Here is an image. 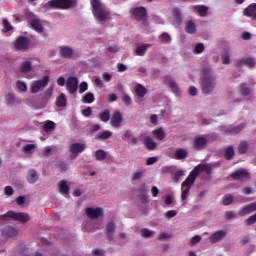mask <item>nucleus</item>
<instances>
[{"label": "nucleus", "mask_w": 256, "mask_h": 256, "mask_svg": "<svg viewBox=\"0 0 256 256\" xmlns=\"http://www.w3.org/2000/svg\"><path fill=\"white\" fill-rule=\"evenodd\" d=\"M75 52L73 51V48L69 46H60L59 47V54L63 59H71L73 57V54Z\"/></svg>", "instance_id": "412c9836"}, {"label": "nucleus", "mask_w": 256, "mask_h": 256, "mask_svg": "<svg viewBox=\"0 0 256 256\" xmlns=\"http://www.w3.org/2000/svg\"><path fill=\"white\" fill-rule=\"evenodd\" d=\"M144 146L148 151H155V149H157V144L150 136L144 138Z\"/></svg>", "instance_id": "a878e982"}, {"label": "nucleus", "mask_w": 256, "mask_h": 256, "mask_svg": "<svg viewBox=\"0 0 256 256\" xmlns=\"http://www.w3.org/2000/svg\"><path fill=\"white\" fill-rule=\"evenodd\" d=\"M2 237H5L6 239L9 237H15L17 235V229H15L13 226H6L1 230Z\"/></svg>", "instance_id": "5701e85b"}, {"label": "nucleus", "mask_w": 256, "mask_h": 256, "mask_svg": "<svg viewBox=\"0 0 256 256\" xmlns=\"http://www.w3.org/2000/svg\"><path fill=\"white\" fill-rule=\"evenodd\" d=\"M197 177V172L195 170L191 171L184 182H182L181 187H187L191 189V185H194L195 181H197Z\"/></svg>", "instance_id": "dca6fc26"}, {"label": "nucleus", "mask_w": 256, "mask_h": 256, "mask_svg": "<svg viewBox=\"0 0 256 256\" xmlns=\"http://www.w3.org/2000/svg\"><path fill=\"white\" fill-rule=\"evenodd\" d=\"M151 235H153V232L151 230H149L148 228H142L141 229V236L144 238H148L151 237Z\"/></svg>", "instance_id": "4d7b16f0"}, {"label": "nucleus", "mask_w": 256, "mask_h": 256, "mask_svg": "<svg viewBox=\"0 0 256 256\" xmlns=\"http://www.w3.org/2000/svg\"><path fill=\"white\" fill-rule=\"evenodd\" d=\"M194 171L199 175V171L205 173L206 175H211L213 173V166L211 164H199L194 168Z\"/></svg>", "instance_id": "aec40b11"}, {"label": "nucleus", "mask_w": 256, "mask_h": 256, "mask_svg": "<svg viewBox=\"0 0 256 256\" xmlns=\"http://www.w3.org/2000/svg\"><path fill=\"white\" fill-rule=\"evenodd\" d=\"M123 123V114L119 112V110L114 111L112 117L110 119V125L115 128L121 127Z\"/></svg>", "instance_id": "2eb2a0df"}, {"label": "nucleus", "mask_w": 256, "mask_h": 256, "mask_svg": "<svg viewBox=\"0 0 256 256\" xmlns=\"http://www.w3.org/2000/svg\"><path fill=\"white\" fill-rule=\"evenodd\" d=\"M248 150H249V142L248 141L240 142L238 146V153L240 155H245V153H247Z\"/></svg>", "instance_id": "58836bf2"}, {"label": "nucleus", "mask_w": 256, "mask_h": 256, "mask_svg": "<svg viewBox=\"0 0 256 256\" xmlns=\"http://www.w3.org/2000/svg\"><path fill=\"white\" fill-rule=\"evenodd\" d=\"M203 51H205V44L203 43H198L196 44L194 50H193V53L195 55H200V53H203Z\"/></svg>", "instance_id": "09e8293b"}, {"label": "nucleus", "mask_w": 256, "mask_h": 256, "mask_svg": "<svg viewBox=\"0 0 256 256\" xmlns=\"http://www.w3.org/2000/svg\"><path fill=\"white\" fill-rule=\"evenodd\" d=\"M7 217L14 221H20V223H27V221L31 219L29 214L25 212L8 211L6 214L0 215V219H2V221H7Z\"/></svg>", "instance_id": "20e7f679"}, {"label": "nucleus", "mask_w": 256, "mask_h": 256, "mask_svg": "<svg viewBox=\"0 0 256 256\" xmlns=\"http://www.w3.org/2000/svg\"><path fill=\"white\" fill-rule=\"evenodd\" d=\"M240 93L243 95V97H247V95H250L251 93V88L247 87V84L242 83L240 85Z\"/></svg>", "instance_id": "a18cd8bd"}, {"label": "nucleus", "mask_w": 256, "mask_h": 256, "mask_svg": "<svg viewBox=\"0 0 256 256\" xmlns=\"http://www.w3.org/2000/svg\"><path fill=\"white\" fill-rule=\"evenodd\" d=\"M90 4L93 8L92 13L95 19H98V21H107V19H109L110 13L105 10L101 0H90Z\"/></svg>", "instance_id": "f03ea898"}, {"label": "nucleus", "mask_w": 256, "mask_h": 256, "mask_svg": "<svg viewBox=\"0 0 256 256\" xmlns=\"http://www.w3.org/2000/svg\"><path fill=\"white\" fill-rule=\"evenodd\" d=\"M58 168L62 173H65V171H67V163H65L64 161L58 162Z\"/></svg>", "instance_id": "0e129e2a"}, {"label": "nucleus", "mask_w": 256, "mask_h": 256, "mask_svg": "<svg viewBox=\"0 0 256 256\" xmlns=\"http://www.w3.org/2000/svg\"><path fill=\"white\" fill-rule=\"evenodd\" d=\"M6 102L8 105H13L15 103V95L9 93L6 95Z\"/></svg>", "instance_id": "bf43d9fd"}, {"label": "nucleus", "mask_w": 256, "mask_h": 256, "mask_svg": "<svg viewBox=\"0 0 256 256\" xmlns=\"http://www.w3.org/2000/svg\"><path fill=\"white\" fill-rule=\"evenodd\" d=\"M66 89L70 95H75L79 89V79L75 76H70L66 80Z\"/></svg>", "instance_id": "6e6552de"}, {"label": "nucleus", "mask_w": 256, "mask_h": 256, "mask_svg": "<svg viewBox=\"0 0 256 256\" xmlns=\"http://www.w3.org/2000/svg\"><path fill=\"white\" fill-rule=\"evenodd\" d=\"M122 101H123V103H125L127 105V107H129V105H131L132 100H131V97L129 95L124 94L122 96Z\"/></svg>", "instance_id": "680f3d73"}, {"label": "nucleus", "mask_w": 256, "mask_h": 256, "mask_svg": "<svg viewBox=\"0 0 256 256\" xmlns=\"http://www.w3.org/2000/svg\"><path fill=\"white\" fill-rule=\"evenodd\" d=\"M59 191L64 197H67L69 195V186L67 184V180H61L58 183Z\"/></svg>", "instance_id": "cd10ccee"}, {"label": "nucleus", "mask_w": 256, "mask_h": 256, "mask_svg": "<svg viewBox=\"0 0 256 256\" xmlns=\"http://www.w3.org/2000/svg\"><path fill=\"white\" fill-rule=\"evenodd\" d=\"M159 39L162 43H171V35L169 33H163L159 36Z\"/></svg>", "instance_id": "3c124183"}, {"label": "nucleus", "mask_w": 256, "mask_h": 256, "mask_svg": "<svg viewBox=\"0 0 256 256\" xmlns=\"http://www.w3.org/2000/svg\"><path fill=\"white\" fill-rule=\"evenodd\" d=\"M33 70V63L31 61H24L18 68V73H23L27 75V73H31Z\"/></svg>", "instance_id": "4be33fe9"}, {"label": "nucleus", "mask_w": 256, "mask_h": 256, "mask_svg": "<svg viewBox=\"0 0 256 256\" xmlns=\"http://www.w3.org/2000/svg\"><path fill=\"white\" fill-rule=\"evenodd\" d=\"M152 134H153V137L157 139V141H163V139L167 137V134L165 133V131H163L162 127L153 130Z\"/></svg>", "instance_id": "7c9ffc66"}, {"label": "nucleus", "mask_w": 256, "mask_h": 256, "mask_svg": "<svg viewBox=\"0 0 256 256\" xmlns=\"http://www.w3.org/2000/svg\"><path fill=\"white\" fill-rule=\"evenodd\" d=\"M135 93L139 99H143V97L147 95V88H145V86L142 84H137L135 87Z\"/></svg>", "instance_id": "2f4dec72"}, {"label": "nucleus", "mask_w": 256, "mask_h": 256, "mask_svg": "<svg viewBox=\"0 0 256 256\" xmlns=\"http://www.w3.org/2000/svg\"><path fill=\"white\" fill-rule=\"evenodd\" d=\"M87 89H89V84H87V82H82L79 85V93L83 94L84 91H87Z\"/></svg>", "instance_id": "052dcab7"}, {"label": "nucleus", "mask_w": 256, "mask_h": 256, "mask_svg": "<svg viewBox=\"0 0 256 256\" xmlns=\"http://www.w3.org/2000/svg\"><path fill=\"white\" fill-rule=\"evenodd\" d=\"M200 86L203 95H211L215 91L217 78L213 75V70L210 67L202 70Z\"/></svg>", "instance_id": "f257e3e1"}, {"label": "nucleus", "mask_w": 256, "mask_h": 256, "mask_svg": "<svg viewBox=\"0 0 256 256\" xmlns=\"http://www.w3.org/2000/svg\"><path fill=\"white\" fill-rule=\"evenodd\" d=\"M29 45H31V40L27 36H19L14 41L15 51H20L21 53H27L29 51Z\"/></svg>", "instance_id": "39448f33"}, {"label": "nucleus", "mask_w": 256, "mask_h": 256, "mask_svg": "<svg viewBox=\"0 0 256 256\" xmlns=\"http://www.w3.org/2000/svg\"><path fill=\"white\" fill-rule=\"evenodd\" d=\"M85 214L88 217V219H99V217H103V208L88 207L85 209Z\"/></svg>", "instance_id": "f8f14e48"}, {"label": "nucleus", "mask_w": 256, "mask_h": 256, "mask_svg": "<svg viewBox=\"0 0 256 256\" xmlns=\"http://www.w3.org/2000/svg\"><path fill=\"white\" fill-rule=\"evenodd\" d=\"M113 135V132L111 131H104L102 133H98L95 136V139H97L98 141H105L107 139H110V137Z\"/></svg>", "instance_id": "c9c22d12"}, {"label": "nucleus", "mask_w": 256, "mask_h": 256, "mask_svg": "<svg viewBox=\"0 0 256 256\" xmlns=\"http://www.w3.org/2000/svg\"><path fill=\"white\" fill-rule=\"evenodd\" d=\"M183 175H185V171H183V170H177V171L174 173L173 182H174V183H179V182L181 181V178L183 177Z\"/></svg>", "instance_id": "de8ad7c7"}, {"label": "nucleus", "mask_w": 256, "mask_h": 256, "mask_svg": "<svg viewBox=\"0 0 256 256\" xmlns=\"http://www.w3.org/2000/svg\"><path fill=\"white\" fill-rule=\"evenodd\" d=\"M207 147V140L203 136H196L192 143L194 151H203Z\"/></svg>", "instance_id": "ddd939ff"}, {"label": "nucleus", "mask_w": 256, "mask_h": 256, "mask_svg": "<svg viewBox=\"0 0 256 256\" xmlns=\"http://www.w3.org/2000/svg\"><path fill=\"white\" fill-rule=\"evenodd\" d=\"M234 201L233 194H226L222 198V203L225 207L231 205Z\"/></svg>", "instance_id": "c03bdc74"}, {"label": "nucleus", "mask_w": 256, "mask_h": 256, "mask_svg": "<svg viewBox=\"0 0 256 256\" xmlns=\"http://www.w3.org/2000/svg\"><path fill=\"white\" fill-rule=\"evenodd\" d=\"M244 17H249L252 21H256V3L250 4L243 10Z\"/></svg>", "instance_id": "a211bd4d"}, {"label": "nucleus", "mask_w": 256, "mask_h": 256, "mask_svg": "<svg viewBox=\"0 0 256 256\" xmlns=\"http://www.w3.org/2000/svg\"><path fill=\"white\" fill-rule=\"evenodd\" d=\"M146 172L147 170L145 168L136 170L134 173H132V181H139V179H141Z\"/></svg>", "instance_id": "ea45409f"}, {"label": "nucleus", "mask_w": 256, "mask_h": 256, "mask_svg": "<svg viewBox=\"0 0 256 256\" xmlns=\"http://www.w3.org/2000/svg\"><path fill=\"white\" fill-rule=\"evenodd\" d=\"M164 85H168L169 89L174 93V95H181V90L179 89V85L175 80H173V77L167 75L163 79Z\"/></svg>", "instance_id": "9b49d317"}, {"label": "nucleus", "mask_w": 256, "mask_h": 256, "mask_svg": "<svg viewBox=\"0 0 256 256\" xmlns=\"http://www.w3.org/2000/svg\"><path fill=\"white\" fill-rule=\"evenodd\" d=\"M56 105L58 107H67V97H65V94L61 93L56 98Z\"/></svg>", "instance_id": "e433bc0d"}, {"label": "nucleus", "mask_w": 256, "mask_h": 256, "mask_svg": "<svg viewBox=\"0 0 256 256\" xmlns=\"http://www.w3.org/2000/svg\"><path fill=\"white\" fill-rule=\"evenodd\" d=\"M16 87L19 89V91H23V93L27 91V84L23 81H20V80L17 81Z\"/></svg>", "instance_id": "864d4df0"}, {"label": "nucleus", "mask_w": 256, "mask_h": 256, "mask_svg": "<svg viewBox=\"0 0 256 256\" xmlns=\"http://www.w3.org/2000/svg\"><path fill=\"white\" fill-rule=\"evenodd\" d=\"M256 222V213L253 214L252 216L248 217L245 221H244V225H253Z\"/></svg>", "instance_id": "6e6d98bb"}, {"label": "nucleus", "mask_w": 256, "mask_h": 256, "mask_svg": "<svg viewBox=\"0 0 256 256\" xmlns=\"http://www.w3.org/2000/svg\"><path fill=\"white\" fill-rule=\"evenodd\" d=\"M46 5L50 7V9H61L65 11L77 7V0H50Z\"/></svg>", "instance_id": "7ed1b4c3"}, {"label": "nucleus", "mask_w": 256, "mask_h": 256, "mask_svg": "<svg viewBox=\"0 0 256 256\" xmlns=\"http://www.w3.org/2000/svg\"><path fill=\"white\" fill-rule=\"evenodd\" d=\"M94 157L96 161H105L107 159V152L103 149H99L95 152Z\"/></svg>", "instance_id": "f704fd0d"}, {"label": "nucleus", "mask_w": 256, "mask_h": 256, "mask_svg": "<svg viewBox=\"0 0 256 256\" xmlns=\"http://www.w3.org/2000/svg\"><path fill=\"white\" fill-rule=\"evenodd\" d=\"M147 191H149L147 184H141L138 188V195H147Z\"/></svg>", "instance_id": "5fc2aeb1"}, {"label": "nucleus", "mask_w": 256, "mask_h": 256, "mask_svg": "<svg viewBox=\"0 0 256 256\" xmlns=\"http://www.w3.org/2000/svg\"><path fill=\"white\" fill-rule=\"evenodd\" d=\"M94 101H95V95L91 92L86 93L85 96L83 97L84 103L91 104Z\"/></svg>", "instance_id": "49530a36"}, {"label": "nucleus", "mask_w": 256, "mask_h": 256, "mask_svg": "<svg viewBox=\"0 0 256 256\" xmlns=\"http://www.w3.org/2000/svg\"><path fill=\"white\" fill-rule=\"evenodd\" d=\"M186 157H187V150L183 148L177 149L174 153V159L181 160V159H186Z\"/></svg>", "instance_id": "4c0bfd02"}, {"label": "nucleus", "mask_w": 256, "mask_h": 256, "mask_svg": "<svg viewBox=\"0 0 256 256\" xmlns=\"http://www.w3.org/2000/svg\"><path fill=\"white\" fill-rule=\"evenodd\" d=\"M185 31H186V33H189L190 35H193L197 31V28L195 27V22L191 21V20L188 21L186 23Z\"/></svg>", "instance_id": "a19ab883"}, {"label": "nucleus", "mask_w": 256, "mask_h": 256, "mask_svg": "<svg viewBox=\"0 0 256 256\" xmlns=\"http://www.w3.org/2000/svg\"><path fill=\"white\" fill-rule=\"evenodd\" d=\"M99 119L103 123H107V121L111 119V111H109V109H105L102 113L99 114Z\"/></svg>", "instance_id": "79ce46f5"}, {"label": "nucleus", "mask_w": 256, "mask_h": 256, "mask_svg": "<svg viewBox=\"0 0 256 256\" xmlns=\"http://www.w3.org/2000/svg\"><path fill=\"white\" fill-rule=\"evenodd\" d=\"M233 157H235V147L230 145L224 149V159L231 161Z\"/></svg>", "instance_id": "c85d7f7f"}, {"label": "nucleus", "mask_w": 256, "mask_h": 256, "mask_svg": "<svg viewBox=\"0 0 256 256\" xmlns=\"http://www.w3.org/2000/svg\"><path fill=\"white\" fill-rule=\"evenodd\" d=\"M130 13L136 21L147 22V8L143 6L135 7L130 10Z\"/></svg>", "instance_id": "423d86ee"}, {"label": "nucleus", "mask_w": 256, "mask_h": 256, "mask_svg": "<svg viewBox=\"0 0 256 256\" xmlns=\"http://www.w3.org/2000/svg\"><path fill=\"white\" fill-rule=\"evenodd\" d=\"M105 231L108 241H112L114 239L113 233H115V222H108L105 227Z\"/></svg>", "instance_id": "b1692460"}, {"label": "nucleus", "mask_w": 256, "mask_h": 256, "mask_svg": "<svg viewBox=\"0 0 256 256\" xmlns=\"http://www.w3.org/2000/svg\"><path fill=\"white\" fill-rule=\"evenodd\" d=\"M31 27L37 33H43V31H44L43 24H41V19H37V18L33 19L31 21Z\"/></svg>", "instance_id": "c756f323"}, {"label": "nucleus", "mask_w": 256, "mask_h": 256, "mask_svg": "<svg viewBox=\"0 0 256 256\" xmlns=\"http://www.w3.org/2000/svg\"><path fill=\"white\" fill-rule=\"evenodd\" d=\"M49 85V76H44L41 80H37L32 83L30 91L31 93H39L41 87H47Z\"/></svg>", "instance_id": "9d476101"}, {"label": "nucleus", "mask_w": 256, "mask_h": 256, "mask_svg": "<svg viewBox=\"0 0 256 256\" xmlns=\"http://www.w3.org/2000/svg\"><path fill=\"white\" fill-rule=\"evenodd\" d=\"M242 129H245V124L241 123L238 126H220L219 131L222 133H228L229 135H237L241 133Z\"/></svg>", "instance_id": "1a4fd4ad"}, {"label": "nucleus", "mask_w": 256, "mask_h": 256, "mask_svg": "<svg viewBox=\"0 0 256 256\" xmlns=\"http://www.w3.org/2000/svg\"><path fill=\"white\" fill-rule=\"evenodd\" d=\"M221 59H222L223 65H229V63H231L229 52L223 53L221 56Z\"/></svg>", "instance_id": "8fccbe9b"}, {"label": "nucleus", "mask_w": 256, "mask_h": 256, "mask_svg": "<svg viewBox=\"0 0 256 256\" xmlns=\"http://www.w3.org/2000/svg\"><path fill=\"white\" fill-rule=\"evenodd\" d=\"M26 179L30 184L37 183V181H39V174H37L35 169H32L28 171Z\"/></svg>", "instance_id": "bb28decb"}, {"label": "nucleus", "mask_w": 256, "mask_h": 256, "mask_svg": "<svg viewBox=\"0 0 256 256\" xmlns=\"http://www.w3.org/2000/svg\"><path fill=\"white\" fill-rule=\"evenodd\" d=\"M151 47V44H141L136 48V55L138 57H143L145 53H147V50Z\"/></svg>", "instance_id": "72a5a7b5"}, {"label": "nucleus", "mask_w": 256, "mask_h": 256, "mask_svg": "<svg viewBox=\"0 0 256 256\" xmlns=\"http://www.w3.org/2000/svg\"><path fill=\"white\" fill-rule=\"evenodd\" d=\"M138 198H140L141 203L144 205H147L149 203V198L147 197V194H140L138 195Z\"/></svg>", "instance_id": "338daca9"}, {"label": "nucleus", "mask_w": 256, "mask_h": 256, "mask_svg": "<svg viewBox=\"0 0 256 256\" xmlns=\"http://www.w3.org/2000/svg\"><path fill=\"white\" fill-rule=\"evenodd\" d=\"M225 237H227V231L218 230L209 237V242L213 245L215 243H219V241H222V239H225Z\"/></svg>", "instance_id": "f3484780"}, {"label": "nucleus", "mask_w": 256, "mask_h": 256, "mask_svg": "<svg viewBox=\"0 0 256 256\" xmlns=\"http://www.w3.org/2000/svg\"><path fill=\"white\" fill-rule=\"evenodd\" d=\"M86 145L83 143H73L70 145L69 152L70 154V159L73 161V159H77L79 157V153H83L86 149Z\"/></svg>", "instance_id": "0eeeda50"}, {"label": "nucleus", "mask_w": 256, "mask_h": 256, "mask_svg": "<svg viewBox=\"0 0 256 256\" xmlns=\"http://www.w3.org/2000/svg\"><path fill=\"white\" fill-rule=\"evenodd\" d=\"M37 146L35 144H27L23 146L22 151L25 153V155H32L33 150H35Z\"/></svg>", "instance_id": "37998d69"}, {"label": "nucleus", "mask_w": 256, "mask_h": 256, "mask_svg": "<svg viewBox=\"0 0 256 256\" xmlns=\"http://www.w3.org/2000/svg\"><path fill=\"white\" fill-rule=\"evenodd\" d=\"M53 129H55V122L53 121L46 122V124L44 125V130L53 131Z\"/></svg>", "instance_id": "13d9d810"}, {"label": "nucleus", "mask_w": 256, "mask_h": 256, "mask_svg": "<svg viewBox=\"0 0 256 256\" xmlns=\"http://www.w3.org/2000/svg\"><path fill=\"white\" fill-rule=\"evenodd\" d=\"M245 65L246 67H249L250 69H253V67H255L256 65V61L255 59L249 57L245 59Z\"/></svg>", "instance_id": "603ef678"}, {"label": "nucleus", "mask_w": 256, "mask_h": 256, "mask_svg": "<svg viewBox=\"0 0 256 256\" xmlns=\"http://www.w3.org/2000/svg\"><path fill=\"white\" fill-rule=\"evenodd\" d=\"M3 27L6 29V31H12L13 26H11V23L8 22L7 19L3 20Z\"/></svg>", "instance_id": "774afa93"}, {"label": "nucleus", "mask_w": 256, "mask_h": 256, "mask_svg": "<svg viewBox=\"0 0 256 256\" xmlns=\"http://www.w3.org/2000/svg\"><path fill=\"white\" fill-rule=\"evenodd\" d=\"M176 215H177V211L175 210H170L165 213L166 219H173V217H175Z\"/></svg>", "instance_id": "e2e57ef3"}, {"label": "nucleus", "mask_w": 256, "mask_h": 256, "mask_svg": "<svg viewBox=\"0 0 256 256\" xmlns=\"http://www.w3.org/2000/svg\"><path fill=\"white\" fill-rule=\"evenodd\" d=\"M172 17L175 23H177V25H181V23H183V17L181 15V10H179V8H174L172 10Z\"/></svg>", "instance_id": "473e14b6"}, {"label": "nucleus", "mask_w": 256, "mask_h": 256, "mask_svg": "<svg viewBox=\"0 0 256 256\" xmlns=\"http://www.w3.org/2000/svg\"><path fill=\"white\" fill-rule=\"evenodd\" d=\"M194 13H197L200 17H207V13H209V7L205 5H196L193 6Z\"/></svg>", "instance_id": "393cba45"}, {"label": "nucleus", "mask_w": 256, "mask_h": 256, "mask_svg": "<svg viewBox=\"0 0 256 256\" xmlns=\"http://www.w3.org/2000/svg\"><path fill=\"white\" fill-rule=\"evenodd\" d=\"M93 113V110L91 109V107H87L86 109L82 110V115L84 117H91Z\"/></svg>", "instance_id": "69168bd1"}, {"label": "nucleus", "mask_w": 256, "mask_h": 256, "mask_svg": "<svg viewBox=\"0 0 256 256\" xmlns=\"http://www.w3.org/2000/svg\"><path fill=\"white\" fill-rule=\"evenodd\" d=\"M230 177L233 178L234 181H245V179H249V172L242 168L233 172Z\"/></svg>", "instance_id": "4468645a"}, {"label": "nucleus", "mask_w": 256, "mask_h": 256, "mask_svg": "<svg viewBox=\"0 0 256 256\" xmlns=\"http://www.w3.org/2000/svg\"><path fill=\"white\" fill-rule=\"evenodd\" d=\"M254 211H256V201L241 208L238 215L240 217H245V215H250V213H254Z\"/></svg>", "instance_id": "6ab92c4d"}]
</instances>
